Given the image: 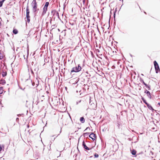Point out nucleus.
I'll list each match as a JSON object with an SVG mask.
<instances>
[{
    "instance_id": "nucleus-56",
    "label": "nucleus",
    "mask_w": 160,
    "mask_h": 160,
    "mask_svg": "<svg viewBox=\"0 0 160 160\" xmlns=\"http://www.w3.org/2000/svg\"><path fill=\"white\" fill-rule=\"evenodd\" d=\"M0 20H2V19L1 17H0Z\"/></svg>"
},
{
    "instance_id": "nucleus-8",
    "label": "nucleus",
    "mask_w": 160,
    "mask_h": 160,
    "mask_svg": "<svg viewBox=\"0 0 160 160\" xmlns=\"http://www.w3.org/2000/svg\"><path fill=\"white\" fill-rule=\"evenodd\" d=\"M82 146L83 148L86 150H89L92 149V147L90 148L87 146L86 145L84 141H83L82 143Z\"/></svg>"
},
{
    "instance_id": "nucleus-25",
    "label": "nucleus",
    "mask_w": 160,
    "mask_h": 160,
    "mask_svg": "<svg viewBox=\"0 0 160 160\" xmlns=\"http://www.w3.org/2000/svg\"><path fill=\"white\" fill-rule=\"evenodd\" d=\"M94 156L95 158H98V157L99 155L98 154L95 153L94 154Z\"/></svg>"
},
{
    "instance_id": "nucleus-48",
    "label": "nucleus",
    "mask_w": 160,
    "mask_h": 160,
    "mask_svg": "<svg viewBox=\"0 0 160 160\" xmlns=\"http://www.w3.org/2000/svg\"><path fill=\"white\" fill-rule=\"evenodd\" d=\"M139 79H140V80H143L141 78H140Z\"/></svg>"
},
{
    "instance_id": "nucleus-42",
    "label": "nucleus",
    "mask_w": 160,
    "mask_h": 160,
    "mask_svg": "<svg viewBox=\"0 0 160 160\" xmlns=\"http://www.w3.org/2000/svg\"><path fill=\"white\" fill-rule=\"evenodd\" d=\"M115 68V66L114 65H113L112 66V68L113 69V68Z\"/></svg>"
},
{
    "instance_id": "nucleus-53",
    "label": "nucleus",
    "mask_w": 160,
    "mask_h": 160,
    "mask_svg": "<svg viewBox=\"0 0 160 160\" xmlns=\"http://www.w3.org/2000/svg\"><path fill=\"white\" fill-rule=\"evenodd\" d=\"M79 78H78L76 79V80H79Z\"/></svg>"
},
{
    "instance_id": "nucleus-61",
    "label": "nucleus",
    "mask_w": 160,
    "mask_h": 160,
    "mask_svg": "<svg viewBox=\"0 0 160 160\" xmlns=\"http://www.w3.org/2000/svg\"><path fill=\"white\" fill-rule=\"evenodd\" d=\"M26 80H28V78L27 79H26Z\"/></svg>"
},
{
    "instance_id": "nucleus-57",
    "label": "nucleus",
    "mask_w": 160,
    "mask_h": 160,
    "mask_svg": "<svg viewBox=\"0 0 160 160\" xmlns=\"http://www.w3.org/2000/svg\"><path fill=\"white\" fill-rule=\"evenodd\" d=\"M57 81H56V83L57 84Z\"/></svg>"
},
{
    "instance_id": "nucleus-60",
    "label": "nucleus",
    "mask_w": 160,
    "mask_h": 160,
    "mask_svg": "<svg viewBox=\"0 0 160 160\" xmlns=\"http://www.w3.org/2000/svg\"><path fill=\"white\" fill-rule=\"evenodd\" d=\"M24 59H25V55H24Z\"/></svg>"
},
{
    "instance_id": "nucleus-1",
    "label": "nucleus",
    "mask_w": 160,
    "mask_h": 160,
    "mask_svg": "<svg viewBox=\"0 0 160 160\" xmlns=\"http://www.w3.org/2000/svg\"><path fill=\"white\" fill-rule=\"evenodd\" d=\"M31 5L32 8V12L34 13V16H35L36 15L37 11L39 10V9L37 8L38 4L36 2V0H33Z\"/></svg>"
},
{
    "instance_id": "nucleus-63",
    "label": "nucleus",
    "mask_w": 160,
    "mask_h": 160,
    "mask_svg": "<svg viewBox=\"0 0 160 160\" xmlns=\"http://www.w3.org/2000/svg\"><path fill=\"white\" fill-rule=\"evenodd\" d=\"M137 77L138 78V75Z\"/></svg>"
},
{
    "instance_id": "nucleus-40",
    "label": "nucleus",
    "mask_w": 160,
    "mask_h": 160,
    "mask_svg": "<svg viewBox=\"0 0 160 160\" xmlns=\"http://www.w3.org/2000/svg\"><path fill=\"white\" fill-rule=\"evenodd\" d=\"M152 129L153 130H155V131L156 130H155V128H152Z\"/></svg>"
},
{
    "instance_id": "nucleus-50",
    "label": "nucleus",
    "mask_w": 160,
    "mask_h": 160,
    "mask_svg": "<svg viewBox=\"0 0 160 160\" xmlns=\"http://www.w3.org/2000/svg\"><path fill=\"white\" fill-rule=\"evenodd\" d=\"M119 63H120V62H117L118 64H119Z\"/></svg>"
},
{
    "instance_id": "nucleus-29",
    "label": "nucleus",
    "mask_w": 160,
    "mask_h": 160,
    "mask_svg": "<svg viewBox=\"0 0 160 160\" xmlns=\"http://www.w3.org/2000/svg\"><path fill=\"white\" fill-rule=\"evenodd\" d=\"M81 102V100L78 101L76 102V104L78 105L79 103Z\"/></svg>"
},
{
    "instance_id": "nucleus-28",
    "label": "nucleus",
    "mask_w": 160,
    "mask_h": 160,
    "mask_svg": "<svg viewBox=\"0 0 160 160\" xmlns=\"http://www.w3.org/2000/svg\"><path fill=\"white\" fill-rule=\"evenodd\" d=\"M89 132H86L83 134L85 136H88L89 134Z\"/></svg>"
},
{
    "instance_id": "nucleus-11",
    "label": "nucleus",
    "mask_w": 160,
    "mask_h": 160,
    "mask_svg": "<svg viewBox=\"0 0 160 160\" xmlns=\"http://www.w3.org/2000/svg\"><path fill=\"white\" fill-rule=\"evenodd\" d=\"M64 72L63 73L64 76L65 75L67 76L69 74H70V72H69V69H67L65 68H64Z\"/></svg>"
},
{
    "instance_id": "nucleus-6",
    "label": "nucleus",
    "mask_w": 160,
    "mask_h": 160,
    "mask_svg": "<svg viewBox=\"0 0 160 160\" xmlns=\"http://www.w3.org/2000/svg\"><path fill=\"white\" fill-rule=\"evenodd\" d=\"M153 64L155 67L156 73H158L160 71L159 65L158 62L155 60L154 61Z\"/></svg>"
},
{
    "instance_id": "nucleus-37",
    "label": "nucleus",
    "mask_w": 160,
    "mask_h": 160,
    "mask_svg": "<svg viewBox=\"0 0 160 160\" xmlns=\"http://www.w3.org/2000/svg\"><path fill=\"white\" fill-rule=\"evenodd\" d=\"M87 15L88 16V17L90 16V14H88V13Z\"/></svg>"
},
{
    "instance_id": "nucleus-62",
    "label": "nucleus",
    "mask_w": 160,
    "mask_h": 160,
    "mask_svg": "<svg viewBox=\"0 0 160 160\" xmlns=\"http://www.w3.org/2000/svg\"><path fill=\"white\" fill-rule=\"evenodd\" d=\"M141 75H142V76H143V75L142 74H141Z\"/></svg>"
},
{
    "instance_id": "nucleus-14",
    "label": "nucleus",
    "mask_w": 160,
    "mask_h": 160,
    "mask_svg": "<svg viewBox=\"0 0 160 160\" xmlns=\"http://www.w3.org/2000/svg\"><path fill=\"white\" fill-rule=\"evenodd\" d=\"M130 150L132 155H136L137 152L136 150L133 149L132 150Z\"/></svg>"
},
{
    "instance_id": "nucleus-52",
    "label": "nucleus",
    "mask_w": 160,
    "mask_h": 160,
    "mask_svg": "<svg viewBox=\"0 0 160 160\" xmlns=\"http://www.w3.org/2000/svg\"><path fill=\"white\" fill-rule=\"evenodd\" d=\"M158 104L160 106V102H158Z\"/></svg>"
},
{
    "instance_id": "nucleus-36",
    "label": "nucleus",
    "mask_w": 160,
    "mask_h": 160,
    "mask_svg": "<svg viewBox=\"0 0 160 160\" xmlns=\"http://www.w3.org/2000/svg\"><path fill=\"white\" fill-rule=\"evenodd\" d=\"M86 0H82V2L83 4H84L85 3Z\"/></svg>"
},
{
    "instance_id": "nucleus-2",
    "label": "nucleus",
    "mask_w": 160,
    "mask_h": 160,
    "mask_svg": "<svg viewBox=\"0 0 160 160\" xmlns=\"http://www.w3.org/2000/svg\"><path fill=\"white\" fill-rule=\"evenodd\" d=\"M82 69V68L80 66L79 64L77 66L73 67L72 68L70 71V74L73 75L74 74H73V72H80Z\"/></svg>"
},
{
    "instance_id": "nucleus-30",
    "label": "nucleus",
    "mask_w": 160,
    "mask_h": 160,
    "mask_svg": "<svg viewBox=\"0 0 160 160\" xmlns=\"http://www.w3.org/2000/svg\"><path fill=\"white\" fill-rule=\"evenodd\" d=\"M3 3L2 2L0 1V7H1L2 6Z\"/></svg>"
},
{
    "instance_id": "nucleus-49",
    "label": "nucleus",
    "mask_w": 160,
    "mask_h": 160,
    "mask_svg": "<svg viewBox=\"0 0 160 160\" xmlns=\"http://www.w3.org/2000/svg\"><path fill=\"white\" fill-rule=\"evenodd\" d=\"M130 55L131 56V57H132V55L131 54H130Z\"/></svg>"
},
{
    "instance_id": "nucleus-47",
    "label": "nucleus",
    "mask_w": 160,
    "mask_h": 160,
    "mask_svg": "<svg viewBox=\"0 0 160 160\" xmlns=\"http://www.w3.org/2000/svg\"><path fill=\"white\" fill-rule=\"evenodd\" d=\"M2 25V23L1 21H0V26H1Z\"/></svg>"
},
{
    "instance_id": "nucleus-23",
    "label": "nucleus",
    "mask_w": 160,
    "mask_h": 160,
    "mask_svg": "<svg viewBox=\"0 0 160 160\" xmlns=\"http://www.w3.org/2000/svg\"><path fill=\"white\" fill-rule=\"evenodd\" d=\"M3 58V55L2 53L0 51V60H2Z\"/></svg>"
},
{
    "instance_id": "nucleus-3",
    "label": "nucleus",
    "mask_w": 160,
    "mask_h": 160,
    "mask_svg": "<svg viewBox=\"0 0 160 160\" xmlns=\"http://www.w3.org/2000/svg\"><path fill=\"white\" fill-rule=\"evenodd\" d=\"M30 11L28 6V2L27 3L26 10V15L27 18V22L28 23L30 22V17L29 15Z\"/></svg>"
},
{
    "instance_id": "nucleus-7",
    "label": "nucleus",
    "mask_w": 160,
    "mask_h": 160,
    "mask_svg": "<svg viewBox=\"0 0 160 160\" xmlns=\"http://www.w3.org/2000/svg\"><path fill=\"white\" fill-rule=\"evenodd\" d=\"M31 82L32 86L34 87V88L38 86L39 84V81H30Z\"/></svg>"
},
{
    "instance_id": "nucleus-34",
    "label": "nucleus",
    "mask_w": 160,
    "mask_h": 160,
    "mask_svg": "<svg viewBox=\"0 0 160 160\" xmlns=\"http://www.w3.org/2000/svg\"><path fill=\"white\" fill-rule=\"evenodd\" d=\"M60 81H58V85L59 86H60L61 85V82H60V83H59V82Z\"/></svg>"
},
{
    "instance_id": "nucleus-59",
    "label": "nucleus",
    "mask_w": 160,
    "mask_h": 160,
    "mask_svg": "<svg viewBox=\"0 0 160 160\" xmlns=\"http://www.w3.org/2000/svg\"><path fill=\"white\" fill-rule=\"evenodd\" d=\"M144 13H145L146 14V13L145 12H144Z\"/></svg>"
},
{
    "instance_id": "nucleus-22",
    "label": "nucleus",
    "mask_w": 160,
    "mask_h": 160,
    "mask_svg": "<svg viewBox=\"0 0 160 160\" xmlns=\"http://www.w3.org/2000/svg\"><path fill=\"white\" fill-rule=\"evenodd\" d=\"M34 70L35 71H38V70L39 69V68H38V66H37V65H36V66H34Z\"/></svg>"
},
{
    "instance_id": "nucleus-26",
    "label": "nucleus",
    "mask_w": 160,
    "mask_h": 160,
    "mask_svg": "<svg viewBox=\"0 0 160 160\" xmlns=\"http://www.w3.org/2000/svg\"><path fill=\"white\" fill-rule=\"evenodd\" d=\"M136 76L135 75H132V80H133V79H135Z\"/></svg>"
},
{
    "instance_id": "nucleus-43",
    "label": "nucleus",
    "mask_w": 160,
    "mask_h": 160,
    "mask_svg": "<svg viewBox=\"0 0 160 160\" xmlns=\"http://www.w3.org/2000/svg\"><path fill=\"white\" fill-rule=\"evenodd\" d=\"M88 128H89V129H90V128L89 127H87L86 128V129L84 130V131L86 130H87V129H88Z\"/></svg>"
},
{
    "instance_id": "nucleus-31",
    "label": "nucleus",
    "mask_w": 160,
    "mask_h": 160,
    "mask_svg": "<svg viewBox=\"0 0 160 160\" xmlns=\"http://www.w3.org/2000/svg\"><path fill=\"white\" fill-rule=\"evenodd\" d=\"M154 154L153 152L152 151H150V153L149 154L150 155L152 156Z\"/></svg>"
},
{
    "instance_id": "nucleus-15",
    "label": "nucleus",
    "mask_w": 160,
    "mask_h": 160,
    "mask_svg": "<svg viewBox=\"0 0 160 160\" xmlns=\"http://www.w3.org/2000/svg\"><path fill=\"white\" fill-rule=\"evenodd\" d=\"M12 32L14 34H16L18 33V31L16 29L14 28Z\"/></svg>"
},
{
    "instance_id": "nucleus-58",
    "label": "nucleus",
    "mask_w": 160,
    "mask_h": 160,
    "mask_svg": "<svg viewBox=\"0 0 160 160\" xmlns=\"http://www.w3.org/2000/svg\"><path fill=\"white\" fill-rule=\"evenodd\" d=\"M70 24H71V25H73V23H72V24L70 23Z\"/></svg>"
},
{
    "instance_id": "nucleus-44",
    "label": "nucleus",
    "mask_w": 160,
    "mask_h": 160,
    "mask_svg": "<svg viewBox=\"0 0 160 160\" xmlns=\"http://www.w3.org/2000/svg\"><path fill=\"white\" fill-rule=\"evenodd\" d=\"M30 130H29L28 131V132H29V134H30V133H31V132H30Z\"/></svg>"
},
{
    "instance_id": "nucleus-46",
    "label": "nucleus",
    "mask_w": 160,
    "mask_h": 160,
    "mask_svg": "<svg viewBox=\"0 0 160 160\" xmlns=\"http://www.w3.org/2000/svg\"><path fill=\"white\" fill-rule=\"evenodd\" d=\"M27 128H29V125L28 124L27 125Z\"/></svg>"
},
{
    "instance_id": "nucleus-12",
    "label": "nucleus",
    "mask_w": 160,
    "mask_h": 160,
    "mask_svg": "<svg viewBox=\"0 0 160 160\" xmlns=\"http://www.w3.org/2000/svg\"><path fill=\"white\" fill-rule=\"evenodd\" d=\"M146 105H147L148 108L149 109H150V110H151L152 112H154V111H156V110H154L153 108L151 106V105H150L148 103Z\"/></svg>"
},
{
    "instance_id": "nucleus-33",
    "label": "nucleus",
    "mask_w": 160,
    "mask_h": 160,
    "mask_svg": "<svg viewBox=\"0 0 160 160\" xmlns=\"http://www.w3.org/2000/svg\"><path fill=\"white\" fill-rule=\"evenodd\" d=\"M148 88V90H150V86L149 85H148L146 87Z\"/></svg>"
},
{
    "instance_id": "nucleus-5",
    "label": "nucleus",
    "mask_w": 160,
    "mask_h": 160,
    "mask_svg": "<svg viewBox=\"0 0 160 160\" xmlns=\"http://www.w3.org/2000/svg\"><path fill=\"white\" fill-rule=\"evenodd\" d=\"M49 5V2H45L44 6L43 8V11L42 13L41 17H42L46 13Z\"/></svg>"
},
{
    "instance_id": "nucleus-13",
    "label": "nucleus",
    "mask_w": 160,
    "mask_h": 160,
    "mask_svg": "<svg viewBox=\"0 0 160 160\" xmlns=\"http://www.w3.org/2000/svg\"><path fill=\"white\" fill-rule=\"evenodd\" d=\"M144 93L146 94L147 96L148 97V98H150V99H151L152 98V97L151 95V93L149 91L147 90H146L145 91Z\"/></svg>"
},
{
    "instance_id": "nucleus-21",
    "label": "nucleus",
    "mask_w": 160,
    "mask_h": 160,
    "mask_svg": "<svg viewBox=\"0 0 160 160\" xmlns=\"http://www.w3.org/2000/svg\"><path fill=\"white\" fill-rule=\"evenodd\" d=\"M3 88L2 87H0V94L3 93Z\"/></svg>"
},
{
    "instance_id": "nucleus-38",
    "label": "nucleus",
    "mask_w": 160,
    "mask_h": 160,
    "mask_svg": "<svg viewBox=\"0 0 160 160\" xmlns=\"http://www.w3.org/2000/svg\"><path fill=\"white\" fill-rule=\"evenodd\" d=\"M6 0H1V1L3 3Z\"/></svg>"
},
{
    "instance_id": "nucleus-24",
    "label": "nucleus",
    "mask_w": 160,
    "mask_h": 160,
    "mask_svg": "<svg viewBox=\"0 0 160 160\" xmlns=\"http://www.w3.org/2000/svg\"><path fill=\"white\" fill-rule=\"evenodd\" d=\"M31 64L32 65V66H33L34 67V66H36V63H34V61H32L31 62Z\"/></svg>"
},
{
    "instance_id": "nucleus-27",
    "label": "nucleus",
    "mask_w": 160,
    "mask_h": 160,
    "mask_svg": "<svg viewBox=\"0 0 160 160\" xmlns=\"http://www.w3.org/2000/svg\"><path fill=\"white\" fill-rule=\"evenodd\" d=\"M142 81L143 83L145 86L146 87L148 86V85L144 82V81Z\"/></svg>"
},
{
    "instance_id": "nucleus-32",
    "label": "nucleus",
    "mask_w": 160,
    "mask_h": 160,
    "mask_svg": "<svg viewBox=\"0 0 160 160\" xmlns=\"http://www.w3.org/2000/svg\"><path fill=\"white\" fill-rule=\"evenodd\" d=\"M143 153V152H139V153H137V155H140V154H142Z\"/></svg>"
},
{
    "instance_id": "nucleus-20",
    "label": "nucleus",
    "mask_w": 160,
    "mask_h": 160,
    "mask_svg": "<svg viewBox=\"0 0 160 160\" xmlns=\"http://www.w3.org/2000/svg\"><path fill=\"white\" fill-rule=\"evenodd\" d=\"M117 11V8H116L115 9V10L114 11V13H113V18H114V20H115V16H116V13Z\"/></svg>"
},
{
    "instance_id": "nucleus-41",
    "label": "nucleus",
    "mask_w": 160,
    "mask_h": 160,
    "mask_svg": "<svg viewBox=\"0 0 160 160\" xmlns=\"http://www.w3.org/2000/svg\"><path fill=\"white\" fill-rule=\"evenodd\" d=\"M31 72L32 74H33V72L32 70V69H31Z\"/></svg>"
},
{
    "instance_id": "nucleus-35",
    "label": "nucleus",
    "mask_w": 160,
    "mask_h": 160,
    "mask_svg": "<svg viewBox=\"0 0 160 160\" xmlns=\"http://www.w3.org/2000/svg\"><path fill=\"white\" fill-rule=\"evenodd\" d=\"M78 81H75V82L74 83H72V84H74V85L76 84H77L78 83Z\"/></svg>"
},
{
    "instance_id": "nucleus-39",
    "label": "nucleus",
    "mask_w": 160,
    "mask_h": 160,
    "mask_svg": "<svg viewBox=\"0 0 160 160\" xmlns=\"http://www.w3.org/2000/svg\"><path fill=\"white\" fill-rule=\"evenodd\" d=\"M19 118H16V121H18V120H19Z\"/></svg>"
},
{
    "instance_id": "nucleus-10",
    "label": "nucleus",
    "mask_w": 160,
    "mask_h": 160,
    "mask_svg": "<svg viewBox=\"0 0 160 160\" xmlns=\"http://www.w3.org/2000/svg\"><path fill=\"white\" fill-rule=\"evenodd\" d=\"M89 137L93 141H94L96 138V135L93 133V132H92V133L89 135Z\"/></svg>"
},
{
    "instance_id": "nucleus-64",
    "label": "nucleus",
    "mask_w": 160,
    "mask_h": 160,
    "mask_svg": "<svg viewBox=\"0 0 160 160\" xmlns=\"http://www.w3.org/2000/svg\"><path fill=\"white\" fill-rule=\"evenodd\" d=\"M0 80H3V79H1Z\"/></svg>"
},
{
    "instance_id": "nucleus-51",
    "label": "nucleus",
    "mask_w": 160,
    "mask_h": 160,
    "mask_svg": "<svg viewBox=\"0 0 160 160\" xmlns=\"http://www.w3.org/2000/svg\"><path fill=\"white\" fill-rule=\"evenodd\" d=\"M17 116H18L19 117V116H21V114H18V115H17Z\"/></svg>"
},
{
    "instance_id": "nucleus-9",
    "label": "nucleus",
    "mask_w": 160,
    "mask_h": 160,
    "mask_svg": "<svg viewBox=\"0 0 160 160\" xmlns=\"http://www.w3.org/2000/svg\"><path fill=\"white\" fill-rule=\"evenodd\" d=\"M51 13L53 16H54L55 14H56L57 16L58 17V18H60L59 13L56 10L54 9L52 11Z\"/></svg>"
},
{
    "instance_id": "nucleus-55",
    "label": "nucleus",
    "mask_w": 160,
    "mask_h": 160,
    "mask_svg": "<svg viewBox=\"0 0 160 160\" xmlns=\"http://www.w3.org/2000/svg\"><path fill=\"white\" fill-rule=\"evenodd\" d=\"M129 140L130 141L131 140V139L130 138H129Z\"/></svg>"
},
{
    "instance_id": "nucleus-4",
    "label": "nucleus",
    "mask_w": 160,
    "mask_h": 160,
    "mask_svg": "<svg viewBox=\"0 0 160 160\" xmlns=\"http://www.w3.org/2000/svg\"><path fill=\"white\" fill-rule=\"evenodd\" d=\"M92 98L91 97H90L89 98V103L90 104L91 106V108H92V109H96L97 106L96 104V103L95 101H94V100H93V101L92 100Z\"/></svg>"
},
{
    "instance_id": "nucleus-16",
    "label": "nucleus",
    "mask_w": 160,
    "mask_h": 160,
    "mask_svg": "<svg viewBox=\"0 0 160 160\" xmlns=\"http://www.w3.org/2000/svg\"><path fill=\"white\" fill-rule=\"evenodd\" d=\"M80 121L82 123H83L85 122V119L83 117H81L80 118Z\"/></svg>"
},
{
    "instance_id": "nucleus-19",
    "label": "nucleus",
    "mask_w": 160,
    "mask_h": 160,
    "mask_svg": "<svg viewBox=\"0 0 160 160\" xmlns=\"http://www.w3.org/2000/svg\"><path fill=\"white\" fill-rule=\"evenodd\" d=\"M7 75V73L6 72L3 71L2 73V76L3 77H4L6 76Z\"/></svg>"
},
{
    "instance_id": "nucleus-17",
    "label": "nucleus",
    "mask_w": 160,
    "mask_h": 160,
    "mask_svg": "<svg viewBox=\"0 0 160 160\" xmlns=\"http://www.w3.org/2000/svg\"><path fill=\"white\" fill-rule=\"evenodd\" d=\"M141 99L143 101V102L146 105L148 104V103L147 102L146 100H145V99L143 97H142L141 96Z\"/></svg>"
},
{
    "instance_id": "nucleus-45",
    "label": "nucleus",
    "mask_w": 160,
    "mask_h": 160,
    "mask_svg": "<svg viewBox=\"0 0 160 160\" xmlns=\"http://www.w3.org/2000/svg\"><path fill=\"white\" fill-rule=\"evenodd\" d=\"M65 89L66 91H67V89H68L67 88V87H65Z\"/></svg>"
},
{
    "instance_id": "nucleus-18",
    "label": "nucleus",
    "mask_w": 160,
    "mask_h": 160,
    "mask_svg": "<svg viewBox=\"0 0 160 160\" xmlns=\"http://www.w3.org/2000/svg\"><path fill=\"white\" fill-rule=\"evenodd\" d=\"M4 147L3 145H0V153H1L2 151H3Z\"/></svg>"
},
{
    "instance_id": "nucleus-54",
    "label": "nucleus",
    "mask_w": 160,
    "mask_h": 160,
    "mask_svg": "<svg viewBox=\"0 0 160 160\" xmlns=\"http://www.w3.org/2000/svg\"><path fill=\"white\" fill-rule=\"evenodd\" d=\"M66 7L65 5H64L63 8H64L65 7Z\"/></svg>"
}]
</instances>
